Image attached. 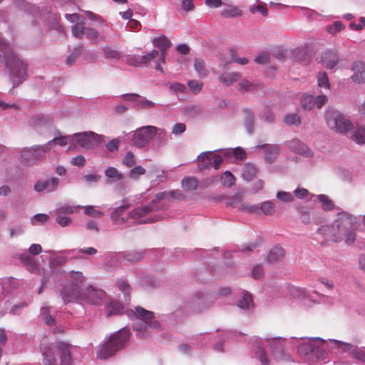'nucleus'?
I'll return each mask as SVG.
<instances>
[{
  "mask_svg": "<svg viewBox=\"0 0 365 365\" xmlns=\"http://www.w3.org/2000/svg\"><path fill=\"white\" fill-rule=\"evenodd\" d=\"M221 15L225 18H235L242 15V10L236 6L230 5L221 11Z\"/></svg>",
  "mask_w": 365,
  "mask_h": 365,
  "instance_id": "c85d7f7f",
  "label": "nucleus"
},
{
  "mask_svg": "<svg viewBox=\"0 0 365 365\" xmlns=\"http://www.w3.org/2000/svg\"><path fill=\"white\" fill-rule=\"evenodd\" d=\"M224 158L220 155L216 154L212 152V167L215 170L219 169L220 165L222 163Z\"/></svg>",
  "mask_w": 365,
  "mask_h": 365,
  "instance_id": "e2e57ef3",
  "label": "nucleus"
},
{
  "mask_svg": "<svg viewBox=\"0 0 365 365\" xmlns=\"http://www.w3.org/2000/svg\"><path fill=\"white\" fill-rule=\"evenodd\" d=\"M259 207V215H272L275 212V206L272 201H265Z\"/></svg>",
  "mask_w": 365,
  "mask_h": 365,
  "instance_id": "c756f323",
  "label": "nucleus"
},
{
  "mask_svg": "<svg viewBox=\"0 0 365 365\" xmlns=\"http://www.w3.org/2000/svg\"><path fill=\"white\" fill-rule=\"evenodd\" d=\"M352 70L354 74L352 75V79L354 82L358 83H364L365 81V67L362 62H355L352 65Z\"/></svg>",
  "mask_w": 365,
  "mask_h": 365,
  "instance_id": "aec40b11",
  "label": "nucleus"
},
{
  "mask_svg": "<svg viewBox=\"0 0 365 365\" xmlns=\"http://www.w3.org/2000/svg\"><path fill=\"white\" fill-rule=\"evenodd\" d=\"M352 139L358 144L365 143V126H357L352 135Z\"/></svg>",
  "mask_w": 365,
  "mask_h": 365,
  "instance_id": "2f4dec72",
  "label": "nucleus"
},
{
  "mask_svg": "<svg viewBox=\"0 0 365 365\" xmlns=\"http://www.w3.org/2000/svg\"><path fill=\"white\" fill-rule=\"evenodd\" d=\"M250 11L252 14L260 12L263 16H267L268 14V10L267 9L266 4L264 3H262L257 6H251L250 7Z\"/></svg>",
  "mask_w": 365,
  "mask_h": 365,
  "instance_id": "5fc2aeb1",
  "label": "nucleus"
},
{
  "mask_svg": "<svg viewBox=\"0 0 365 365\" xmlns=\"http://www.w3.org/2000/svg\"><path fill=\"white\" fill-rule=\"evenodd\" d=\"M195 70L198 73L200 77H205L208 75V71L205 68V63L204 61L200 58H197L195 61L194 64Z\"/></svg>",
  "mask_w": 365,
  "mask_h": 365,
  "instance_id": "4c0bfd02",
  "label": "nucleus"
},
{
  "mask_svg": "<svg viewBox=\"0 0 365 365\" xmlns=\"http://www.w3.org/2000/svg\"><path fill=\"white\" fill-rule=\"evenodd\" d=\"M130 314L135 317L136 322L133 327L135 330L140 331H146L148 329L160 328V323L154 319V313L153 312L145 309L141 307H136L135 312L130 310L128 312V315Z\"/></svg>",
  "mask_w": 365,
  "mask_h": 365,
  "instance_id": "423d86ee",
  "label": "nucleus"
},
{
  "mask_svg": "<svg viewBox=\"0 0 365 365\" xmlns=\"http://www.w3.org/2000/svg\"><path fill=\"white\" fill-rule=\"evenodd\" d=\"M335 343L343 351L349 352L353 356V358L362 362H365V353L362 349L352 344L342 341H336Z\"/></svg>",
  "mask_w": 365,
  "mask_h": 365,
  "instance_id": "f8f14e48",
  "label": "nucleus"
},
{
  "mask_svg": "<svg viewBox=\"0 0 365 365\" xmlns=\"http://www.w3.org/2000/svg\"><path fill=\"white\" fill-rule=\"evenodd\" d=\"M61 295L65 303L71 302L73 300L81 299L79 287L74 283L66 284L61 291Z\"/></svg>",
  "mask_w": 365,
  "mask_h": 365,
  "instance_id": "9b49d317",
  "label": "nucleus"
},
{
  "mask_svg": "<svg viewBox=\"0 0 365 365\" xmlns=\"http://www.w3.org/2000/svg\"><path fill=\"white\" fill-rule=\"evenodd\" d=\"M56 344L41 348L43 363L44 365H58L56 357Z\"/></svg>",
  "mask_w": 365,
  "mask_h": 365,
  "instance_id": "2eb2a0df",
  "label": "nucleus"
},
{
  "mask_svg": "<svg viewBox=\"0 0 365 365\" xmlns=\"http://www.w3.org/2000/svg\"><path fill=\"white\" fill-rule=\"evenodd\" d=\"M325 120L329 128L339 133H346L353 127L351 120L336 110L328 109L325 112Z\"/></svg>",
  "mask_w": 365,
  "mask_h": 365,
  "instance_id": "0eeeda50",
  "label": "nucleus"
},
{
  "mask_svg": "<svg viewBox=\"0 0 365 365\" xmlns=\"http://www.w3.org/2000/svg\"><path fill=\"white\" fill-rule=\"evenodd\" d=\"M152 43L155 47L160 48H169L172 43L171 41L165 36L155 38Z\"/></svg>",
  "mask_w": 365,
  "mask_h": 365,
  "instance_id": "72a5a7b5",
  "label": "nucleus"
},
{
  "mask_svg": "<svg viewBox=\"0 0 365 365\" xmlns=\"http://www.w3.org/2000/svg\"><path fill=\"white\" fill-rule=\"evenodd\" d=\"M290 146L292 148L294 149L297 153L301 155H307V147L304 144L301 143L298 140H292L290 143Z\"/></svg>",
  "mask_w": 365,
  "mask_h": 365,
  "instance_id": "c03bdc74",
  "label": "nucleus"
},
{
  "mask_svg": "<svg viewBox=\"0 0 365 365\" xmlns=\"http://www.w3.org/2000/svg\"><path fill=\"white\" fill-rule=\"evenodd\" d=\"M71 31L73 35L78 38H81L84 36L89 38L91 36V30L86 28L83 22L75 24L72 26Z\"/></svg>",
  "mask_w": 365,
  "mask_h": 365,
  "instance_id": "393cba45",
  "label": "nucleus"
},
{
  "mask_svg": "<svg viewBox=\"0 0 365 365\" xmlns=\"http://www.w3.org/2000/svg\"><path fill=\"white\" fill-rule=\"evenodd\" d=\"M128 206L127 205L120 206L117 207L113 212L112 218L116 224H123L125 222L128 218L133 219L135 220H138V223L143 224L151 223L157 220L151 219L140 220L142 217H145V215H147L148 213L151 212L153 210L152 205H147L143 206L142 207L136 208L133 211L130 212L128 213V217L125 218L123 215V212L128 209Z\"/></svg>",
  "mask_w": 365,
  "mask_h": 365,
  "instance_id": "39448f33",
  "label": "nucleus"
},
{
  "mask_svg": "<svg viewBox=\"0 0 365 365\" xmlns=\"http://www.w3.org/2000/svg\"><path fill=\"white\" fill-rule=\"evenodd\" d=\"M344 29V26L340 21H335L333 25L328 26L327 31L331 35H336L338 32Z\"/></svg>",
  "mask_w": 365,
  "mask_h": 365,
  "instance_id": "864d4df0",
  "label": "nucleus"
},
{
  "mask_svg": "<svg viewBox=\"0 0 365 365\" xmlns=\"http://www.w3.org/2000/svg\"><path fill=\"white\" fill-rule=\"evenodd\" d=\"M155 107V103L154 102L141 97L138 100L136 105H135V108L137 109H151Z\"/></svg>",
  "mask_w": 365,
  "mask_h": 365,
  "instance_id": "a19ab883",
  "label": "nucleus"
},
{
  "mask_svg": "<svg viewBox=\"0 0 365 365\" xmlns=\"http://www.w3.org/2000/svg\"><path fill=\"white\" fill-rule=\"evenodd\" d=\"M190 89L195 93H199L203 86V83L199 81L191 80L187 83Z\"/></svg>",
  "mask_w": 365,
  "mask_h": 365,
  "instance_id": "4d7b16f0",
  "label": "nucleus"
},
{
  "mask_svg": "<svg viewBox=\"0 0 365 365\" xmlns=\"http://www.w3.org/2000/svg\"><path fill=\"white\" fill-rule=\"evenodd\" d=\"M126 63L128 65L134 66H142L140 56L135 55H128L125 58Z\"/></svg>",
  "mask_w": 365,
  "mask_h": 365,
  "instance_id": "bf43d9fd",
  "label": "nucleus"
},
{
  "mask_svg": "<svg viewBox=\"0 0 365 365\" xmlns=\"http://www.w3.org/2000/svg\"><path fill=\"white\" fill-rule=\"evenodd\" d=\"M56 221L61 226L66 227L71 224V220L68 217L63 216V215H57Z\"/></svg>",
  "mask_w": 365,
  "mask_h": 365,
  "instance_id": "774afa93",
  "label": "nucleus"
},
{
  "mask_svg": "<svg viewBox=\"0 0 365 365\" xmlns=\"http://www.w3.org/2000/svg\"><path fill=\"white\" fill-rule=\"evenodd\" d=\"M264 149V159L268 163H272L279 155V148L277 145H261Z\"/></svg>",
  "mask_w": 365,
  "mask_h": 365,
  "instance_id": "412c9836",
  "label": "nucleus"
},
{
  "mask_svg": "<svg viewBox=\"0 0 365 365\" xmlns=\"http://www.w3.org/2000/svg\"><path fill=\"white\" fill-rule=\"evenodd\" d=\"M257 173V168L254 164L248 163L244 165L241 176L244 180L250 181L256 176Z\"/></svg>",
  "mask_w": 365,
  "mask_h": 365,
  "instance_id": "b1692460",
  "label": "nucleus"
},
{
  "mask_svg": "<svg viewBox=\"0 0 365 365\" xmlns=\"http://www.w3.org/2000/svg\"><path fill=\"white\" fill-rule=\"evenodd\" d=\"M256 356L261 361L262 365H268L269 361L263 349L259 348L256 351Z\"/></svg>",
  "mask_w": 365,
  "mask_h": 365,
  "instance_id": "69168bd1",
  "label": "nucleus"
},
{
  "mask_svg": "<svg viewBox=\"0 0 365 365\" xmlns=\"http://www.w3.org/2000/svg\"><path fill=\"white\" fill-rule=\"evenodd\" d=\"M285 253V250L282 247L275 246L270 250L267 260L272 263L277 262L284 257Z\"/></svg>",
  "mask_w": 365,
  "mask_h": 365,
  "instance_id": "5701e85b",
  "label": "nucleus"
},
{
  "mask_svg": "<svg viewBox=\"0 0 365 365\" xmlns=\"http://www.w3.org/2000/svg\"><path fill=\"white\" fill-rule=\"evenodd\" d=\"M238 307L241 309H249L253 307V300L252 296L248 293H244L241 299L238 302Z\"/></svg>",
  "mask_w": 365,
  "mask_h": 365,
  "instance_id": "e433bc0d",
  "label": "nucleus"
},
{
  "mask_svg": "<svg viewBox=\"0 0 365 365\" xmlns=\"http://www.w3.org/2000/svg\"><path fill=\"white\" fill-rule=\"evenodd\" d=\"M230 205L233 207L237 208L239 210L259 215L258 205H252L247 202H242L240 197H233Z\"/></svg>",
  "mask_w": 365,
  "mask_h": 365,
  "instance_id": "dca6fc26",
  "label": "nucleus"
},
{
  "mask_svg": "<svg viewBox=\"0 0 365 365\" xmlns=\"http://www.w3.org/2000/svg\"><path fill=\"white\" fill-rule=\"evenodd\" d=\"M54 140H51L43 145H37L22 148L19 153V161L27 166L38 164L46 158V153L51 150Z\"/></svg>",
  "mask_w": 365,
  "mask_h": 365,
  "instance_id": "20e7f679",
  "label": "nucleus"
},
{
  "mask_svg": "<svg viewBox=\"0 0 365 365\" xmlns=\"http://www.w3.org/2000/svg\"><path fill=\"white\" fill-rule=\"evenodd\" d=\"M186 130L185 124L182 123H178L173 125L172 129V133L174 135H180L184 133Z\"/></svg>",
  "mask_w": 365,
  "mask_h": 365,
  "instance_id": "338daca9",
  "label": "nucleus"
},
{
  "mask_svg": "<svg viewBox=\"0 0 365 365\" xmlns=\"http://www.w3.org/2000/svg\"><path fill=\"white\" fill-rule=\"evenodd\" d=\"M0 51L2 53L13 87L18 86L27 78L28 63L14 53L10 45L5 41L1 34Z\"/></svg>",
  "mask_w": 365,
  "mask_h": 365,
  "instance_id": "f03ea898",
  "label": "nucleus"
},
{
  "mask_svg": "<svg viewBox=\"0 0 365 365\" xmlns=\"http://www.w3.org/2000/svg\"><path fill=\"white\" fill-rule=\"evenodd\" d=\"M59 183V180L57 178H51L49 180H38L34 185V190L38 192L46 191L50 192L54 191Z\"/></svg>",
  "mask_w": 365,
  "mask_h": 365,
  "instance_id": "ddd939ff",
  "label": "nucleus"
},
{
  "mask_svg": "<svg viewBox=\"0 0 365 365\" xmlns=\"http://www.w3.org/2000/svg\"><path fill=\"white\" fill-rule=\"evenodd\" d=\"M324 346V341L316 340L303 345L300 350L302 352H304L310 359L324 360L327 357V352Z\"/></svg>",
  "mask_w": 365,
  "mask_h": 365,
  "instance_id": "1a4fd4ad",
  "label": "nucleus"
},
{
  "mask_svg": "<svg viewBox=\"0 0 365 365\" xmlns=\"http://www.w3.org/2000/svg\"><path fill=\"white\" fill-rule=\"evenodd\" d=\"M318 200L322 203V207L325 210H330L333 207V204L331 200L327 195H320L318 196Z\"/></svg>",
  "mask_w": 365,
  "mask_h": 365,
  "instance_id": "6e6d98bb",
  "label": "nucleus"
},
{
  "mask_svg": "<svg viewBox=\"0 0 365 365\" xmlns=\"http://www.w3.org/2000/svg\"><path fill=\"white\" fill-rule=\"evenodd\" d=\"M301 104L304 110H311L314 106V100L312 96H304L301 101Z\"/></svg>",
  "mask_w": 365,
  "mask_h": 365,
  "instance_id": "49530a36",
  "label": "nucleus"
},
{
  "mask_svg": "<svg viewBox=\"0 0 365 365\" xmlns=\"http://www.w3.org/2000/svg\"><path fill=\"white\" fill-rule=\"evenodd\" d=\"M356 217L346 212H341L336 215L331 225H322L317 232L333 242L344 241L347 245H352L356 240Z\"/></svg>",
  "mask_w": 365,
  "mask_h": 365,
  "instance_id": "f257e3e1",
  "label": "nucleus"
},
{
  "mask_svg": "<svg viewBox=\"0 0 365 365\" xmlns=\"http://www.w3.org/2000/svg\"><path fill=\"white\" fill-rule=\"evenodd\" d=\"M80 209H83L84 213L86 215H87L88 216L91 215V206H86V207L81 206V205L71 206V205H63V206L60 207L59 208H58V210H56V214L64 215L66 214H71V213L77 212L78 210H80Z\"/></svg>",
  "mask_w": 365,
  "mask_h": 365,
  "instance_id": "6ab92c4d",
  "label": "nucleus"
},
{
  "mask_svg": "<svg viewBox=\"0 0 365 365\" xmlns=\"http://www.w3.org/2000/svg\"><path fill=\"white\" fill-rule=\"evenodd\" d=\"M158 128L153 125L143 126L135 130L133 135V144L137 147L143 148L155 136Z\"/></svg>",
  "mask_w": 365,
  "mask_h": 365,
  "instance_id": "6e6552de",
  "label": "nucleus"
},
{
  "mask_svg": "<svg viewBox=\"0 0 365 365\" xmlns=\"http://www.w3.org/2000/svg\"><path fill=\"white\" fill-rule=\"evenodd\" d=\"M130 332L128 329H122L119 332L113 334L106 340L96 352L98 359L105 360L113 356L117 351L122 349L129 339Z\"/></svg>",
  "mask_w": 365,
  "mask_h": 365,
  "instance_id": "7ed1b4c3",
  "label": "nucleus"
},
{
  "mask_svg": "<svg viewBox=\"0 0 365 365\" xmlns=\"http://www.w3.org/2000/svg\"><path fill=\"white\" fill-rule=\"evenodd\" d=\"M104 55L106 58L119 59L121 57L120 53L110 47L104 48Z\"/></svg>",
  "mask_w": 365,
  "mask_h": 365,
  "instance_id": "3c124183",
  "label": "nucleus"
},
{
  "mask_svg": "<svg viewBox=\"0 0 365 365\" xmlns=\"http://www.w3.org/2000/svg\"><path fill=\"white\" fill-rule=\"evenodd\" d=\"M212 151L201 153L197 158V165L200 170L208 169L212 167Z\"/></svg>",
  "mask_w": 365,
  "mask_h": 365,
  "instance_id": "4be33fe9",
  "label": "nucleus"
},
{
  "mask_svg": "<svg viewBox=\"0 0 365 365\" xmlns=\"http://www.w3.org/2000/svg\"><path fill=\"white\" fill-rule=\"evenodd\" d=\"M277 197L285 202H292L294 200V195L291 192L279 191L277 193Z\"/></svg>",
  "mask_w": 365,
  "mask_h": 365,
  "instance_id": "13d9d810",
  "label": "nucleus"
},
{
  "mask_svg": "<svg viewBox=\"0 0 365 365\" xmlns=\"http://www.w3.org/2000/svg\"><path fill=\"white\" fill-rule=\"evenodd\" d=\"M143 258V253L140 252H128L124 255V259L130 262H135L141 260Z\"/></svg>",
  "mask_w": 365,
  "mask_h": 365,
  "instance_id": "a18cd8bd",
  "label": "nucleus"
},
{
  "mask_svg": "<svg viewBox=\"0 0 365 365\" xmlns=\"http://www.w3.org/2000/svg\"><path fill=\"white\" fill-rule=\"evenodd\" d=\"M56 349L59 355L61 365H71L73 364L69 344L59 342L56 344Z\"/></svg>",
  "mask_w": 365,
  "mask_h": 365,
  "instance_id": "4468645a",
  "label": "nucleus"
},
{
  "mask_svg": "<svg viewBox=\"0 0 365 365\" xmlns=\"http://www.w3.org/2000/svg\"><path fill=\"white\" fill-rule=\"evenodd\" d=\"M318 85L320 87L329 88V83L326 72H320L317 78Z\"/></svg>",
  "mask_w": 365,
  "mask_h": 365,
  "instance_id": "052dcab7",
  "label": "nucleus"
},
{
  "mask_svg": "<svg viewBox=\"0 0 365 365\" xmlns=\"http://www.w3.org/2000/svg\"><path fill=\"white\" fill-rule=\"evenodd\" d=\"M272 349V354L277 360H281L283 358L282 346L279 340L274 339L270 342Z\"/></svg>",
  "mask_w": 365,
  "mask_h": 365,
  "instance_id": "473e14b6",
  "label": "nucleus"
},
{
  "mask_svg": "<svg viewBox=\"0 0 365 365\" xmlns=\"http://www.w3.org/2000/svg\"><path fill=\"white\" fill-rule=\"evenodd\" d=\"M145 173V169L142 166H135L133 168L129 173V178L133 180L138 179L140 175H144Z\"/></svg>",
  "mask_w": 365,
  "mask_h": 365,
  "instance_id": "de8ad7c7",
  "label": "nucleus"
},
{
  "mask_svg": "<svg viewBox=\"0 0 365 365\" xmlns=\"http://www.w3.org/2000/svg\"><path fill=\"white\" fill-rule=\"evenodd\" d=\"M72 139L73 137L71 135H64L61 136L59 138L56 137L53 140H55L53 141V144H58L61 146H65L69 144L70 147L68 148V149L71 150L73 149Z\"/></svg>",
  "mask_w": 365,
  "mask_h": 365,
  "instance_id": "37998d69",
  "label": "nucleus"
},
{
  "mask_svg": "<svg viewBox=\"0 0 365 365\" xmlns=\"http://www.w3.org/2000/svg\"><path fill=\"white\" fill-rule=\"evenodd\" d=\"M159 56V51L157 50H153L150 53L140 56V61L142 66H148L150 63L155 59Z\"/></svg>",
  "mask_w": 365,
  "mask_h": 365,
  "instance_id": "79ce46f5",
  "label": "nucleus"
},
{
  "mask_svg": "<svg viewBox=\"0 0 365 365\" xmlns=\"http://www.w3.org/2000/svg\"><path fill=\"white\" fill-rule=\"evenodd\" d=\"M106 315L110 316V315H115V314H120L123 313V307L122 306L121 303H120L118 301L113 300L110 302V303L106 305Z\"/></svg>",
  "mask_w": 365,
  "mask_h": 365,
  "instance_id": "cd10ccee",
  "label": "nucleus"
},
{
  "mask_svg": "<svg viewBox=\"0 0 365 365\" xmlns=\"http://www.w3.org/2000/svg\"><path fill=\"white\" fill-rule=\"evenodd\" d=\"M230 56L231 58L229 61H225L220 63L223 68H226L227 66L232 62H236L241 65H246L248 63V60L246 58H237L234 50L230 51Z\"/></svg>",
  "mask_w": 365,
  "mask_h": 365,
  "instance_id": "c9c22d12",
  "label": "nucleus"
},
{
  "mask_svg": "<svg viewBox=\"0 0 365 365\" xmlns=\"http://www.w3.org/2000/svg\"><path fill=\"white\" fill-rule=\"evenodd\" d=\"M106 299L107 294L103 289L93 287V304L101 305Z\"/></svg>",
  "mask_w": 365,
  "mask_h": 365,
  "instance_id": "7c9ffc66",
  "label": "nucleus"
},
{
  "mask_svg": "<svg viewBox=\"0 0 365 365\" xmlns=\"http://www.w3.org/2000/svg\"><path fill=\"white\" fill-rule=\"evenodd\" d=\"M52 120V118L48 115L36 113L30 117L29 125L33 128H38L44 125H50Z\"/></svg>",
  "mask_w": 365,
  "mask_h": 365,
  "instance_id": "f3484780",
  "label": "nucleus"
},
{
  "mask_svg": "<svg viewBox=\"0 0 365 365\" xmlns=\"http://www.w3.org/2000/svg\"><path fill=\"white\" fill-rule=\"evenodd\" d=\"M182 187L188 190H194L197 187L198 182L195 177H187L182 180Z\"/></svg>",
  "mask_w": 365,
  "mask_h": 365,
  "instance_id": "58836bf2",
  "label": "nucleus"
},
{
  "mask_svg": "<svg viewBox=\"0 0 365 365\" xmlns=\"http://www.w3.org/2000/svg\"><path fill=\"white\" fill-rule=\"evenodd\" d=\"M106 175L109 178H115L116 180H120L123 179V174L118 173L116 168L113 167H109L106 170Z\"/></svg>",
  "mask_w": 365,
  "mask_h": 365,
  "instance_id": "09e8293b",
  "label": "nucleus"
},
{
  "mask_svg": "<svg viewBox=\"0 0 365 365\" xmlns=\"http://www.w3.org/2000/svg\"><path fill=\"white\" fill-rule=\"evenodd\" d=\"M135 163V156L131 151L128 152L123 159V164L127 168L133 167Z\"/></svg>",
  "mask_w": 365,
  "mask_h": 365,
  "instance_id": "8fccbe9b",
  "label": "nucleus"
},
{
  "mask_svg": "<svg viewBox=\"0 0 365 365\" xmlns=\"http://www.w3.org/2000/svg\"><path fill=\"white\" fill-rule=\"evenodd\" d=\"M19 259L26 266L27 269L31 272L37 270V264L33 257L28 255H22Z\"/></svg>",
  "mask_w": 365,
  "mask_h": 365,
  "instance_id": "f704fd0d",
  "label": "nucleus"
},
{
  "mask_svg": "<svg viewBox=\"0 0 365 365\" xmlns=\"http://www.w3.org/2000/svg\"><path fill=\"white\" fill-rule=\"evenodd\" d=\"M284 120L287 125H299L301 123L299 116L295 113L287 115Z\"/></svg>",
  "mask_w": 365,
  "mask_h": 365,
  "instance_id": "603ef678",
  "label": "nucleus"
},
{
  "mask_svg": "<svg viewBox=\"0 0 365 365\" xmlns=\"http://www.w3.org/2000/svg\"><path fill=\"white\" fill-rule=\"evenodd\" d=\"M322 61L327 68H333L337 64L339 58L335 53L327 51L323 53Z\"/></svg>",
  "mask_w": 365,
  "mask_h": 365,
  "instance_id": "a878e982",
  "label": "nucleus"
},
{
  "mask_svg": "<svg viewBox=\"0 0 365 365\" xmlns=\"http://www.w3.org/2000/svg\"><path fill=\"white\" fill-rule=\"evenodd\" d=\"M241 77L240 73H224L219 77L220 81L226 86H229L237 81Z\"/></svg>",
  "mask_w": 365,
  "mask_h": 365,
  "instance_id": "bb28decb",
  "label": "nucleus"
},
{
  "mask_svg": "<svg viewBox=\"0 0 365 365\" xmlns=\"http://www.w3.org/2000/svg\"><path fill=\"white\" fill-rule=\"evenodd\" d=\"M82 51L81 47H78L74 49L73 53L70 54L67 58H66V63L68 65L72 64L76 59V58L78 56V55L81 53Z\"/></svg>",
  "mask_w": 365,
  "mask_h": 365,
  "instance_id": "0e129e2a",
  "label": "nucleus"
},
{
  "mask_svg": "<svg viewBox=\"0 0 365 365\" xmlns=\"http://www.w3.org/2000/svg\"><path fill=\"white\" fill-rule=\"evenodd\" d=\"M91 135V132L76 133L72 135V145L73 149L85 148L89 145V137L88 135Z\"/></svg>",
  "mask_w": 365,
  "mask_h": 365,
  "instance_id": "a211bd4d",
  "label": "nucleus"
},
{
  "mask_svg": "<svg viewBox=\"0 0 365 365\" xmlns=\"http://www.w3.org/2000/svg\"><path fill=\"white\" fill-rule=\"evenodd\" d=\"M118 287L121 290L126 297H129L131 288L128 283L124 280H119L118 282Z\"/></svg>",
  "mask_w": 365,
  "mask_h": 365,
  "instance_id": "680f3d73",
  "label": "nucleus"
},
{
  "mask_svg": "<svg viewBox=\"0 0 365 365\" xmlns=\"http://www.w3.org/2000/svg\"><path fill=\"white\" fill-rule=\"evenodd\" d=\"M93 43L105 40L108 30L106 23L98 16L93 13Z\"/></svg>",
  "mask_w": 365,
  "mask_h": 365,
  "instance_id": "9d476101",
  "label": "nucleus"
},
{
  "mask_svg": "<svg viewBox=\"0 0 365 365\" xmlns=\"http://www.w3.org/2000/svg\"><path fill=\"white\" fill-rule=\"evenodd\" d=\"M220 181L224 186L230 187L235 182V178L230 172L226 171L222 175Z\"/></svg>",
  "mask_w": 365,
  "mask_h": 365,
  "instance_id": "ea45409f",
  "label": "nucleus"
}]
</instances>
